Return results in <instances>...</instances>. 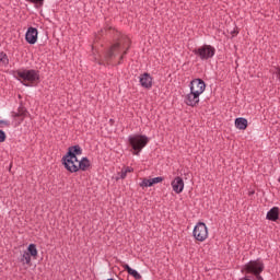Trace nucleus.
<instances>
[{"mask_svg":"<svg viewBox=\"0 0 280 280\" xmlns=\"http://www.w3.org/2000/svg\"><path fill=\"white\" fill-rule=\"evenodd\" d=\"M25 40L28 45H36L38 40V28L30 26L25 34Z\"/></svg>","mask_w":280,"mask_h":280,"instance_id":"9","label":"nucleus"},{"mask_svg":"<svg viewBox=\"0 0 280 280\" xmlns=\"http://www.w3.org/2000/svg\"><path fill=\"white\" fill-rule=\"evenodd\" d=\"M120 266L124 268V270L126 272H128V275H130V277H133V279H136V280H141L142 279L141 273H139V271L132 269L130 267V265L121 262Z\"/></svg>","mask_w":280,"mask_h":280,"instance_id":"14","label":"nucleus"},{"mask_svg":"<svg viewBox=\"0 0 280 280\" xmlns=\"http://www.w3.org/2000/svg\"><path fill=\"white\" fill-rule=\"evenodd\" d=\"M13 78L19 80L23 86H38L40 84V71L36 69L21 68L11 71Z\"/></svg>","mask_w":280,"mask_h":280,"instance_id":"2","label":"nucleus"},{"mask_svg":"<svg viewBox=\"0 0 280 280\" xmlns=\"http://www.w3.org/2000/svg\"><path fill=\"white\" fill-rule=\"evenodd\" d=\"M100 65H104V61H101Z\"/></svg>","mask_w":280,"mask_h":280,"instance_id":"32","label":"nucleus"},{"mask_svg":"<svg viewBox=\"0 0 280 280\" xmlns=\"http://www.w3.org/2000/svg\"><path fill=\"white\" fill-rule=\"evenodd\" d=\"M190 92L197 95H202L207 89V83L202 79H194L189 84Z\"/></svg>","mask_w":280,"mask_h":280,"instance_id":"7","label":"nucleus"},{"mask_svg":"<svg viewBox=\"0 0 280 280\" xmlns=\"http://www.w3.org/2000/svg\"><path fill=\"white\" fill-rule=\"evenodd\" d=\"M171 185L175 194H183V189H185V180H183V177L180 176L175 177L174 180L171 183Z\"/></svg>","mask_w":280,"mask_h":280,"instance_id":"12","label":"nucleus"},{"mask_svg":"<svg viewBox=\"0 0 280 280\" xmlns=\"http://www.w3.org/2000/svg\"><path fill=\"white\" fill-rule=\"evenodd\" d=\"M122 170H124V172H126L127 175L130 174V173H132V172H135V168H132V167H130V166H127V167H125V168H122Z\"/></svg>","mask_w":280,"mask_h":280,"instance_id":"28","label":"nucleus"},{"mask_svg":"<svg viewBox=\"0 0 280 280\" xmlns=\"http://www.w3.org/2000/svg\"><path fill=\"white\" fill-rule=\"evenodd\" d=\"M108 32H113L114 34L113 36L114 44L104 51V55H103L104 62H106V65H110L113 60L117 58V55L121 51V49H125L121 56L119 57V60L117 63V65H122L124 58H126V56H128V51H130V45H131L130 38H128V36L126 35H121V33L113 28V26H106L105 28H102L100 31V34L101 36H103L104 33L108 34Z\"/></svg>","mask_w":280,"mask_h":280,"instance_id":"1","label":"nucleus"},{"mask_svg":"<svg viewBox=\"0 0 280 280\" xmlns=\"http://www.w3.org/2000/svg\"><path fill=\"white\" fill-rule=\"evenodd\" d=\"M192 235L197 242H205L209 237L207 224L205 222H198L194 228Z\"/></svg>","mask_w":280,"mask_h":280,"instance_id":"6","label":"nucleus"},{"mask_svg":"<svg viewBox=\"0 0 280 280\" xmlns=\"http://www.w3.org/2000/svg\"><path fill=\"white\" fill-rule=\"evenodd\" d=\"M0 62H2V65H10V59L8 58V54L5 52H0Z\"/></svg>","mask_w":280,"mask_h":280,"instance_id":"22","label":"nucleus"},{"mask_svg":"<svg viewBox=\"0 0 280 280\" xmlns=\"http://www.w3.org/2000/svg\"><path fill=\"white\" fill-rule=\"evenodd\" d=\"M26 253L33 257V259L38 258V249L36 248V244L32 243L28 245Z\"/></svg>","mask_w":280,"mask_h":280,"instance_id":"19","label":"nucleus"},{"mask_svg":"<svg viewBox=\"0 0 280 280\" xmlns=\"http://www.w3.org/2000/svg\"><path fill=\"white\" fill-rule=\"evenodd\" d=\"M61 163L67 172H70V174H75L78 172V164H75L74 162L68 163L67 158H62Z\"/></svg>","mask_w":280,"mask_h":280,"instance_id":"15","label":"nucleus"},{"mask_svg":"<svg viewBox=\"0 0 280 280\" xmlns=\"http://www.w3.org/2000/svg\"><path fill=\"white\" fill-rule=\"evenodd\" d=\"M27 115H30V112H27V108H25V106H23V105H21L18 108V112L11 113V117H13V119H15V121H18V126H21V124H23V121H25V117H27Z\"/></svg>","mask_w":280,"mask_h":280,"instance_id":"8","label":"nucleus"},{"mask_svg":"<svg viewBox=\"0 0 280 280\" xmlns=\"http://www.w3.org/2000/svg\"><path fill=\"white\" fill-rule=\"evenodd\" d=\"M235 127L238 130H246L248 128V120L244 117H240L235 119Z\"/></svg>","mask_w":280,"mask_h":280,"instance_id":"18","label":"nucleus"},{"mask_svg":"<svg viewBox=\"0 0 280 280\" xmlns=\"http://www.w3.org/2000/svg\"><path fill=\"white\" fill-rule=\"evenodd\" d=\"M1 125L10 127V121H8V120H0V126Z\"/></svg>","mask_w":280,"mask_h":280,"instance_id":"29","label":"nucleus"},{"mask_svg":"<svg viewBox=\"0 0 280 280\" xmlns=\"http://www.w3.org/2000/svg\"><path fill=\"white\" fill-rule=\"evenodd\" d=\"M265 268L266 267L261 259L250 260L249 262L244 265V267L241 269V272L245 275H253L254 277H256L257 280H264L261 273L264 272Z\"/></svg>","mask_w":280,"mask_h":280,"instance_id":"4","label":"nucleus"},{"mask_svg":"<svg viewBox=\"0 0 280 280\" xmlns=\"http://www.w3.org/2000/svg\"><path fill=\"white\" fill-rule=\"evenodd\" d=\"M154 182L152 179L144 178L140 184V187H153Z\"/></svg>","mask_w":280,"mask_h":280,"instance_id":"23","label":"nucleus"},{"mask_svg":"<svg viewBox=\"0 0 280 280\" xmlns=\"http://www.w3.org/2000/svg\"><path fill=\"white\" fill-rule=\"evenodd\" d=\"M267 220L277 222L279 220V207H273L267 212Z\"/></svg>","mask_w":280,"mask_h":280,"instance_id":"16","label":"nucleus"},{"mask_svg":"<svg viewBox=\"0 0 280 280\" xmlns=\"http://www.w3.org/2000/svg\"><path fill=\"white\" fill-rule=\"evenodd\" d=\"M7 139L5 131L0 129V143H3Z\"/></svg>","mask_w":280,"mask_h":280,"instance_id":"26","label":"nucleus"},{"mask_svg":"<svg viewBox=\"0 0 280 280\" xmlns=\"http://www.w3.org/2000/svg\"><path fill=\"white\" fill-rule=\"evenodd\" d=\"M153 185H159V183H163L165 180V177H154L151 178Z\"/></svg>","mask_w":280,"mask_h":280,"instance_id":"24","label":"nucleus"},{"mask_svg":"<svg viewBox=\"0 0 280 280\" xmlns=\"http://www.w3.org/2000/svg\"><path fill=\"white\" fill-rule=\"evenodd\" d=\"M152 75H150V73L144 72L140 75V85L142 86V89H152Z\"/></svg>","mask_w":280,"mask_h":280,"instance_id":"13","label":"nucleus"},{"mask_svg":"<svg viewBox=\"0 0 280 280\" xmlns=\"http://www.w3.org/2000/svg\"><path fill=\"white\" fill-rule=\"evenodd\" d=\"M20 261L21 264H26L27 266H32V256L25 250Z\"/></svg>","mask_w":280,"mask_h":280,"instance_id":"20","label":"nucleus"},{"mask_svg":"<svg viewBox=\"0 0 280 280\" xmlns=\"http://www.w3.org/2000/svg\"><path fill=\"white\" fill-rule=\"evenodd\" d=\"M89 167H91V160H89V158H82L78 164V172H80V170L81 172H86Z\"/></svg>","mask_w":280,"mask_h":280,"instance_id":"17","label":"nucleus"},{"mask_svg":"<svg viewBox=\"0 0 280 280\" xmlns=\"http://www.w3.org/2000/svg\"><path fill=\"white\" fill-rule=\"evenodd\" d=\"M114 120L113 119H110V122H113Z\"/></svg>","mask_w":280,"mask_h":280,"instance_id":"33","label":"nucleus"},{"mask_svg":"<svg viewBox=\"0 0 280 280\" xmlns=\"http://www.w3.org/2000/svg\"><path fill=\"white\" fill-rule=\"evenodd\" d=\"M237 34H240V31H237V28H236L233 31L232 36H237Z\"/></svg>","mask_w":280,"mask_h":280,"instance_id":"30","label":"nucleus"},{"mask_svg":"<svg viewBox=\"0 0 280 280\" xmlns=\"http://www.w3.org/2000/svg\"><path fill=\"white\" fill-rule=\"evenodd\" d=\"M69 158H66V160ZM67 163H77V165H80V160H78V155H74V158H72L69 162L67 161Z\"/></svg>","mask_w":280,"mask_h":280,"instance_id":"27","label":"nucleus"},{"mask_svg":"<svg viewBox=\"0 0 280 280\" xmlns=\"http://www.w3.org/2000/svg\"><path fill=\"white\" fill-rule=\"evenodd\" d=\"M80 155H82V147H80V144H75L68 148V151L63 158H66L68 162H71L72 159Z\"/></svg>","mask_w":280,"mask_h":280,"instance_id":"10","label":"nucleus"},{"mask_svg":"<svg viewBox=\"0 0 280 280\" xmlns=\"http://www.w3.org/2000/svg\"><path fill=\"white\" fill-rule=\"evenodd\" d=\"M118 176L119 177H117L116 180H119V178H121V180H124L128 175L126 174V172L122 168L121 172L118 173Z\"/></svg>","mask_w":280,"mask_h":280,"instance_id":"25","label":"nucleus"},{"mask_svg":"<svg viewBox=\"0 0 280 280\" xmlns=\"http://www.w3.org/2000/svg\"><path fill=\"white\" fill-rule=\"evenodd\" d=\"M150 143V138L145 135H132L128 137V144L131 148L132 154L139 156L141 150Z\"/></svg>","mask_w":280,"mask_h":280,"instance_id":"3","label":"nucleus"},{"mask_svg":"<svg viewBox=\"0 0 280 280\" xmlns=\"http://www.w3.org/2000/svg\"><path fill=\"white\" fill-rule=\"evenodd\" d=\"M27 3H32L34 8L40 10L45 5V0H25Z\"/></svg>","mask_w":280,"mask_h":280,"instance_id":"21","label":"nucleus"},{"mask_svg":"<svg viewBox=\"0 0 280 280\" xmlns=\"http://www.w3.org/2000/svg\"><path fill=\"white\" fill-rule=\"evenodd\" d=\"M192 54L201 60H211L215 56V47L205 44L192 49Z\"/></svg>","mask_w":280,"mask_h":280,"instance_id":"5","label":"nucleus"},{"mask_svg":"<svg viewBox=\"0 0 280 280\" xmlns=\"http://www.w3.org/2000/svg\"><path fill=\"white\" fill-rule=\"evenodd\" d=\"M248 196H255V190H250V191L248 192Z\"/></svg>","mask_w":280,"mask_h":280,"instance_id":"31","label":"nucleus"},{"mask_svg":"<svg viewBox=\"0 0 280 280\" xmlns=\"http://www.w3.org/2000/svg\"><path fill=\"white\" fill-rule=\"evenodd\" d=\"M186 106H190L191 108H196L198 104H200V95L195 92H190L185 96Z\"/></svg>","mask_w":280,"mask_h":280,"instance_id":"11","label":"nucleus"}]
</instances>
